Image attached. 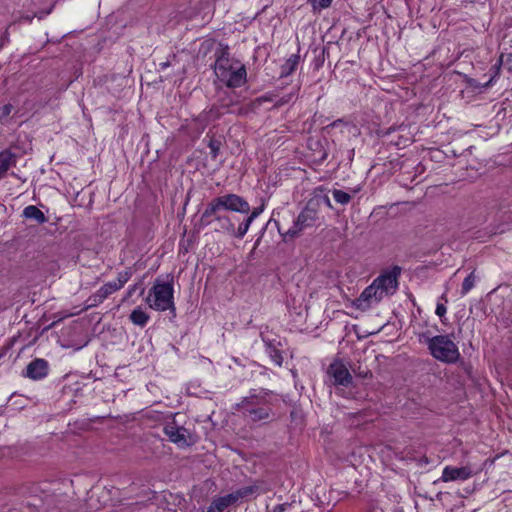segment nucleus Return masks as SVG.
<instances>
[{
    "instance_id": "nucleus-15",
    "label": "nucleus",
    "mask_w": 512,
    "mask_h": 512,
    "mask_svg": "<svg viewBox=\"0 0 512 512\" xmlns=\"http://www.w3.org/2000/svg\"><path fill=\"white\" fill-rule=\"evenodd\" d=\"M233 497L231 494H228L223 497L216 498L212 501L210 506L208 507L207 512H223L227 507L234 504Z\"/></svg>"
},
{
    "instance_id": "nucleus-30",
    "label": "nucleus",
    "mask_w": 512,
    "mask_h": 512,
    "mask_svg": "<svg viewBox=\"0 0 512 512\" xmlns=\"http://www.w3.org/2000/svg\"><path fill=\"white\" fill-rule=\"evenodd\" d=\"M288 507H290V504L288 503L279 504L276 505L270 512H284Z\"/></svg>"
},
{
    "instance_id": "nucleus-3",
    "label": "nucleus",
    "mask_w": 512,
    "mask_h": 512,
    "mask_svg": "<svg viewBox=\"0 0 512 512\" xmlns=\"http://www.w3.org/2000/svg\"><path fill=\"white\" fill-rule=\"evenodd\" d=\"M221 210H229L242 214L250 212L249 203L237 194H225L212 199L199 220V227L204 228L212 223V216Z\"/></svg>"
},
{
    "instance_id": "nucleus-2",
    "label": "nucleus",
    "mask_w": 512,
    "mask_h": 512,
    "mask_svg": "<svg viewBox=\"0 0 512 512\" xmlns=\"http://www.w3.org/2000/svg\"><path fill=\"white\" fill-rule=\"evenodd\" d=\"M418 339L427 345L432 357L440 362L451 364L460 358L458 346L449 335L430 336L425 332L419 334Z\"/></svg>"
},
{
    "instance_id": "nucleus-8",
    "label": "nucleus",
    "mask_w": 512,
    "mask_h": 512,
    "mask_svg": "<svg viewBox=\"0 0 512 512\" xmlns=\"http://www.w3.org/2000/svg\"><path fill=\"white\" fill-rule=\"evenodd\" d=\"M316 220L317 211L314 208L307 206L305 209L301 211L297 219L294 221L292 227L289 228L284 235L293 238L297 236L305 228L313 226Z\"/></svg>"
},
{
    "instance_id": "nucleus-25",
    "label": "nucleus",
    "mask_w": 512,
    "mask_h": 512,
    "mask_svg": "<svg viewBox=\"0 0 512 512\" xmlns=\"http://www.w3.org/2000/svg\"><path fill=\"white\" fill-rule=\"evenodd\" d=\"M498 65H503L509 71H512V54H501Z\"/></svg>"
},
{
    "instance_id": "nucleus-13",
    "label": "nucleus",
    "mask_w": 512,
    "mask_h": 512,
    "mask_svg": "<svg viewBox=\"0 0 512 512\" xmlns=\"http://www.w3.org/2000/svg\"><path fill=\"white\" fill-rule=\"evenodd\" d=\"M268 488L263 483H254L253 485L242 487L233 493H230L234 502L250 497L266 493Z\"/></svg>"
},
{
    "instance_id": "nucleus-10",
    "label": "nucleus",
    "mask_w": 512,
    "mask_h": 512,
    "mask_svg": "<svg viewBox=\"0 0 512 512\" xmlns=\"http://www.w3.org/2000/svg\"><path fill=\"white\" fill-rule=\"evenodd\" d=\"M163 431L169 440L179 447L190 445L188 431L184 427L177 426L175 423H168L164 426Z\"/></svg>"
},
{
    "instance_id": "nucleus-1",
    "label": "nucleus",
    "mask_w": 512,
    "mask_h": 512,
    "mask_svg": "<svg viewBox=\"0 0 512 512\" xmlns=\"http://www.w3.org/2000/svg\"><path fill=\"white\" fill-rule=\"evenodd\" d=\"M397 286L396 274H382L362 291L353 301V306L360 311H367L377 306L385 297L394 294Z\"/></svg>"
},
{
    "instance_id": "nucleus-28",
    "label": "nucleus",
    "mask_w": 512,
    "mask_h": 512,
    "mask_svg": "<svg viewBox=\"0 0 512 512\" xmlns=\"http://www.w3.org/2000/svg\"><path fill=\"white\" fill-rule=\"evenodd\" d=\"M263 210L264 206L254 208L253 211L248 216V219L253 222L263 212Z\"/></svg>"
},
{
    "instance_id": "nucleus-21",
    "label": "nucleus",
    "mask_w": 512,
    "mask_h": 512,
    "mask_svg": "<svg viewBox=\"0 0 512 512\" xmlns=\"http://www.w3.org/2000/svg\"><path fill=\"white\" fill-rule=\"evenodd\" d=\"M332 196H333L334 200L341 205L348 204L352 198L349 193H347L343 190H340V189H333Z\"/></svg>"
},
{
    "instance_id": "nucleus-16",
    "label": "nucleus",
    "mask_w": 512,
    "mask_h": 512,
    "mask_svg": "<svg viewBox=\"0 0 512 512\" xmlns=\"http://www.w3.org/2000/svg\"><path fill=\"white\" fill-rule=\"evenodd\" d=\"M16 165V156L11 152L4 151L0 153V178L8 171L12 166Z\"/></svg>"
},
{
    "instance_id": "nucleus-17",
    "label": "nucleus",
    "mask_w": 512,
    "mask_h": 512,
    "mask_svg": "<svg viewBox=\"0 0 512 512\" xmlns=\"http://www.w3.org/2000/svg\"><path fill=\"white\" fill-rule=\"evenodd\" d=\"M23 216L27 219H33L39 224H43L47 221L44 213L34 205H29L24 208Z\"/></svg>"
},
{
    "instance_id": "nucleus-22",
    "label": "nucleus",
    "mask_w": 512,
    "mask_h": 512,
    "mask_svg": "<svg viewBox=\"0 0 512 512\" xmlns=\"http://www.w3.org/2000/svg\"><path fill=\"white\" fill-rule=\"evenodd\" d=\"M252 224V221H250L248 218L239 225L237 230L234 228V236L237 238H243L245 234L248 232L250 226Z\"/></svg>"
},
{
    "instance_id": "nucleus-14",
    "label": "nucleus",
    "mask_w": 512,
    "mask_h": 512,
    "mask_svg": "<svg viewBox=\"0 0 512 512\" xmlns=\"http://www.w3.org/2000/svg\"><path fill=\"white\" fill-rule=\"evenodd\" d=\"M216 221L217 226L215 231L223 232L229 235L234 236V224L228 216H221L219 213L212 216V222Z\"/></svg>"
},
{
    "instance_id": "nucleus-32",
    "label": "nucleus",
    "mask_w": 512,
    "mask_h": 512,
    "mask_svg": "<svg viewBox=\"0 0 512 512\" xmlns=\"http://www.w3.org/2000/svg\"><path fill=\"white\" fill-rule=\"evenodd\" d=\"M326 204H327L329 207H331V203H330L329 198H326Z\"/></svg>"
},
{
    "instance_id": "nucleus-29",
    "label": "nucleus",
    "mask_w": 512,
    "mask_h": 512,
    "mask_svg": "<svg viewBox=\"0 0 512 512\" xmlns=\"http://www.w3.org/2000/svg\"><path fill=\"white\" fill-rule=\"evenodd\" d=\"M446 312H447L446 306L442 303H438L436 310H435L436 315L439 317H443L446 314Z\"/></svg>"
},
{
    "instance_id": "nucleus-18",
    "label": "nucleus",
    "mask_w": 512,
    "mask_h": 512,
    "mask_svg": "<svg viewBox=\"0 0 512 512\" xmlns=\"http://www.w3.org/2000/svg\"><path fill=\"white\" fill-rule=\"evenodd\" d=\"M129 319L134 325L144 327L150 320V316L141 307H137L131 312Z\"/></svg>"
},
{
    "instance_id": "nucleus-7",
    "label": "nucleus",
    "mask_w": 512,
    "mask_h": 512,
    "mask_svg": "<svg viewBox=\"0 0 512 512\" xmlns=\"http://www.w3.org/2000/svg\"><path fill=\"white\" fill-rule=\"evenodd\" d=\"M260 398L258 396H250L241 401L238 406L243 410V414L253 421L265 420L270 416L268 407L259 406Z\"/></svg>"
},
{
    "instance_id": "nucleus-27",
    "label": "nucleus",
    "mask_w": 512,
    "mask_h": 512,
    "mask_svg": "<svg viewBox=\"0 0 512 512\" xmlns=\"http://www.w3.org/2000/svg\"><path fill=\"white\" fill-rule=\"evenodd\" d=\"M208 146L211 150L212 157L216 158L218 156L220 146H221L220 141H218L216 139H210Z\"/></svg>"
},
{
    "instance_id": "nucleus-12",
    "label": "nucleus",
    "mask_w": 512,
    "mask_h": 512,
    "mask_svg": "<svg viewBox=\"0 0 512 512\" xmlns=\"http://www.w3.org/2000/svg\"><path fill=\"white\" fill-rule=\"evenodd\" d=\"M48 374V362L44 359L37 358L31 361L25 372V376L33 379L40 380L46 377Z\"/></svg>"
},
{
    "instance_id": "nucleus-11",
    "label": "nucleus",
    "mask_w": 512,
    "mask_h": 512,
    "mask_svg": "<svg viewBox=\"0 0 512 512\" xmlns=\"http://www.w3.org/2000/svg\"><path fill=\"white\" fill-rule=\"evenodd\" d=\"M473 476V471L469 465L462 467L446 466L444 467L441 475V481H465Z\"/></svg>"
},
{
    "instance_id": "nucleus-33",
    "label": "nucleus",
    "mask_w": 512,
    "mask_h": 512,
    "mask_svg": "<svg viewBox=\"0 0 512 512\" xmlns=\"http://www.w3.org/2000/svg\"><path fill=\"white\" fill-rule=\"evenodd\" d=\"M339 121H335L332 123V126L335 127Z\"/></svg>"
},
{
    "instance_id": "nucleus-31",
    "label": "nucleus",
    "mask_w": 512,
    "mask_h": 512,
    "mask_svg": "<svg viewBox=\"0 0 512 512\" xmlns=\"http://www.w3.org/2000/svg\"><path fill=\"white\" fill-rule=\"evenodd\" d=\"M135 291H136V285L130 286L127 291V296L130 297Z\"/></svg>"
},
{
    "instance_id": "nucleus-20",
    "label": "nucleus",
    "mask_w": 512,
    "mask_h": 512,
    "mask_svg": "<svg viewBox=\"0 0 512 512\" xmlns=\"http://www.w3.org/2000/svg\"><path fill=\"white\" fill-rule=\"evenodd\" d=\"M266 353L269 355L271 360L278 366L282 365L283 357L281 352L271 344H267Z\"/></svg>"
},
{
    "instance_id": "nucleus-5",
    "label": "nucleus",
    "mask_w": 512,
    "mask_h": 512,
    "mask_svg": "<svg viewBox=\"0 0 512 512\" xmlns=\"http://www.w3.org/2000/svg\"><path fill=\"white\" fill-rule=\"evenodd\" d=\"M149 308L156 311H175L174 288L169 282L156 280L145 299Z\"/></svg>"
},
{
    "instance_id": "nucleus-6",
    "label": "nucleus",
    "mask_w": 512,
    "mask_h": 512,
    "mask_svg": "<svg viewBox=\"0 0 512 512\" xmlns=\"http://www.w3.org/2000/svg\"><path fill=\"white\" fill-rule=\"evenodd\" d=\"M131 276L132 271L130 269L119 272L116 280L105 283L88 299L89 303L85 309L102 303L109 295L120 290L130 280Z\"/></svg>"
},
{
    "instance_id": "nucleus-19",
    "label": "nucleus",
    "mask_w": 512,
    "mask_h": 512,
    "mask_svg": "<svg viewBox=\"0 0 512 512\" xmlns=\"http://www.w3.org/2000/svg\"><path fill=\"white\" fill-rule=\"evenodd\" d=\"M299 57L297 55H291L281 67V77L290 75L297 67Z\"/></svg>"
},
{
    "instance_id": "nucleus-9",
    "label": "nucleus",
    "mask_w": 512,
    "mask_h": 512,
    "mask_svg": "<svg viewBox=\"0 0 512 512\" xmlns=\"http://www.w3.org/2000/svg\"><path fill=\"white\" fill-rule=\"evenodd\" d=\"M327 374L333 379V383L336 385L348 386L352 381V376L341 361H334L328 367Z\"/></svg>"
},
{
    "instance_id": "nucleus-4",
    "label": "nucleus",
    "mask_w": 512,
    "mask_h": 512,
    "mask_svg": "<svg viewBox=\"0 0 512 512\" xmlns=\"http://www.w3.org/2000/svg\"><path fill=\"white\" fill-rule=\"evenodd\" d=\"M214 72L217 78L230 88L240 87L246 81L245 66L225 55L216 60Z\"/></svg>"
},
{
    "instance_id": "nucleus-23",
    "label": "nucleus",
    "mask_w": 512,
    "mask_h": 512,
    "mask_svg": "<svg viewBox=\"0 0 512 512\" xmlns=\"http://www.w3.org/2000/svg\"><path fill=\"white\" fill-rule=\"evenodd\" d=\"M474 284L475 276L473 273H470L462 283L461 293L463 295L467 294L474 287Z\"/></svg>"
},
{
    "instance_id": "nucleus-34",
    "label": "nucleus",
    "mask_w": 512,
    "mask_h": 512,
    "mask_svg": "<svg viewBox=\"0 0 512 512\" xmlns=\"http://www.w3.org/2000/svg\"><path fill=\"white\" fill-rule=\"evenodd\" d=\"M441 298H442V299H444V300H445V302H447V298H446V296H445V295H442V297H441Z\"/></svg>"
},
{
    "instance_id": "nucleus-26",
    "label": "nucleus",
    "mask_w": 512,
    "mask_h": 512,
    "mask_svg": "<svg viewBox=\"0 0 512 512\" xmlns=\"http://www.w3.org/2000/svg\"><path fill=\"white\" fill-rule=\"evenodd\" d=\"M13 110V106L11 104H5L0 107V121L3 122L6 120Z\"/></svg>"
},
{
    "instance_id": "nucleus-24",
    "label": "nucleus",
    "mask_w": 512,
    "mask_h": 512,
    "mask_svg": "<svg viewBox=\"0 0 512 512\" xmlns=\"http://www.w3.org/2000/svg\"><path fill=\"white\" fill-rule=\"evenodd\" d=\"M332 0H308L313 10H321L330 6Z\"/></svg>"
}]
</instances>
